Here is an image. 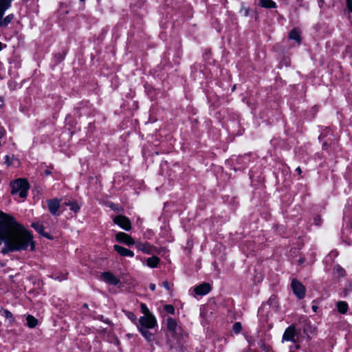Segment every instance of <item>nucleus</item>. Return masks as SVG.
I'll return each instance as SVG.
<instances>
[{
	"mask_svg": "<svg viewBox=\"0 0 352 352\" xmlns=\"http://www.w3.org/2000/svg\"><path fill=\"white\" fill-rule=\"evenodd\" d=\"M276 4L272 0H265V8H275Z\"/></svg>",
	"mask_w": 352,
	"mask_h": 352,
	"instance_id": "nucleus-26",
	"label": "nucleus"
},
{
	"mask_svg": "<svg viewBox=\"0 0 352 352\" xmlns=\"http://www.w3.org/2000/svg\"><path fill=\"white\" fill-rule=\"evenodd\" d=\"M232 329H233L234 333H239L241 331V329H242V326H241V322H235L233 324Z\"/></svg>",
	"mask_w": 352,
	"mask_h": 352,
	"instance_id": "nucleus-25",
	"label": "nucleus"
},
{
	"mask_svg": "<svg viewBox=\"0 0 352 352\" xmlns=\"http://www.w3.org/2000/svg\"><path fill=\"white\" fill-rule=\"evenodd\" d=\"M32 227L34 228L40 234L47 239H50L48 233L44 232V226L39 223H32Z\"/></svg>",
	"mask_w": 352,
	"mask_h": 352,
	"instance_id": "nucleus-15",
	"label": "nucleus"
},
{
	"mask_svg": "<svg viewBox=\"0 0 352 352\" xmlns=\"http://www.w3.org/2000/svg\"><path fill=\"white\" fill-rule=\"evenodd\" d=\"M346 7L350 12H352V0H346Z\"/></svg>",
	"mask_w": 352,
	"mask_h": 352,
	"instance_id": "nucleus-29",
	"label": "nucleus"
},
{
	"mask_svg": "<svg viewBox=\"0 0 352 352\" xmlns=\"http://www.w3.org/2000/svg\"><path fill=\"white\" fill-rule=\"evenodd\" d=\"M116 239L118 241L123 243L128 246L135 245V241L133 239L124 232H120L117 233L116 235Z\"/></svg>",
	"mask_w": 352,
	"mask_h": 352,
	"instance_id": "nucleus-7",
	"label": "nucleus"
},
{
	"mask_svg": "<svg viewBox=\"0 0 352 352\" xmlns=\"http://www.w3.org/2000/svg\"><path fill=\"white\" fill-rule=\"evenodd\" d=\"M127 316H128V318L133 322H135L137 319L136 316L131 312H129Z\"/></svg>",
	"mask_w": 352,
	"mask_h": 352,
	"instance_id": "nucleus-31",
	"label": "nucleus"
},
{
	"mask_svg": "<svg viewBox=\"0 0 352 352\" xmlns=\"http://www.w3.org/2000/svg\"><path fill=\"white\" fill-rule=\"evenodd\" d=\"M245 15H248V10H245Z\"/></svg>",
	"mask_w": 352,
	"mask_h": 352,
	"instance_id": "nucleus-43",
	"label": "nucleus"
},
{
	"mask_svg": "<svg viewBox=\"0 0 352 352\" xmlns=\"http://www.w3.org/2000/svg\"><path fill=\"white\" fill-rule=\"evenodd\" d=\"M296 331L294 326L287 327L283 336V340L285 341H292L296 342Z\"/></svg>",
	"mask_w": 352,
	"mask_h": 352,
	"instance_id": "nucleus-9",
	"label": "nucleus"
},
{
	"mask_svg": "<svg viewBox=\"0 0 352 352\" xmlns=\"http://www.w3.org/2000/svg\"><path fill=\"white\" fill-rule=\"evenodd\" d=\"M138 329L147 341L151 342L153 340V335L148 330V329L142 327H138Z\"/></svg>",
	"mask_w": 352,
	"mask_h": 352,
	"instance_id": "nucleus-17",
	"label": "nucleus"
},
{
	"mask_svg": "<svg viewBox=\"0 0 352 352\" xmlns=\"http://www.w3.org/2000/svg\"><path fill=\"white\" fill-rule=\"evenodd\" d=\"M0 1L6 5V8H9L10 7L12 0H0Z\"/></svg>",
	"mask_w": 352,
	"mask_h": 352,
	"instance_id": "nucleus-30",
	"label": "nucleus"
},
{
	"mask_svg": "<svg viewBox=\"0 0 352 352\" xmlns=\"http://www.w3.org/2000/svg\"><path fill=\"white\" fill-rule=\"evenodd\" d=\"M320 223H321V220H320V217H316L314 218V223L317 226H319V225H320Z\"/></svg>",
	"mask_w": 352,
	"mask_h": 352,
	"instance_id": "nucleus-33",
	"label": "nucleus"
},
{
	"mask_svg": "<svg viewBox=\"0 0 352 352\" xmlns=\"http://www.w3.org/2000/svg\"><path fill=\"white\" fill-rule=\"evenodd\" d=\"M311 308H312V310H313L314 312H317V310H318V306L314 305H312V307H311Z\"/></svg>",
	"mask_w": 352,
	"mask_h": 352,
	"instance_id": "nucleus-36",
	"label": "nucleus"
},
{
	"mask_svg": "<svg viewBox=\"0 0 352 352\" xmlns=\"http://www.w3.org/2000/svg\"><path fill=\"white\" fill-rule=\"evenodd\" d=\"M111 208H113V210H116V209H117V207H115V208H114V207L111 206Z\"/></svg>",
	"mask_w": 352,
	"mask_h": 352,
	"instance_id": "nucleus-46",
	"label": "nucleus"
},
{
	"mask_svg": "<svg viewBox=\"0 0 352 352\" xmlns=\"http://www.w3.org/2000/svg\"><path fill=\"white\" fill-rule=\"evenodd\" d=\"M28 326L30 328L35 327L38 324V320L32 315H28L26 318Z\"/></svg>",
	"mask_w": 352,
	"mask_h": 352,
	"instance_id": "nucleus-21",
	"label": "nucleus"
},
{
	"mask_svg": "<svg viewBox=\"0 0 352 352\" xmlns=\"http://www.w3.org/2000/svg\"><path fill=\"white\" fill-rule=\"evenodd\" d=\"M113 249L122 256L133 257L134 256V253L131 250L118 245H114Z\"/></svg>",
	"mask_w": 352,
	"mask_h": 352,
	"instance_id": "nucleus-13",
	"label": "nucleus"
},
{
	"mask_svg": "<svg viewBox=\"0 0 352 352\" xmlns=\"http://www.w3.org/2000/svg\"><path fill=\"white\" fill-rule=\"evenodd\" d=\"M270 347L265 346V352H270Z\"/></svg>",
	"mask_w": 352,
	"mask_h": 352,
	"instance_id": "nucleus-40",
	"label": "nucleus"
},
{
	"mask_svg": "<svg viewBox=\"0 0 352 352\" xmlns=\"http://www.w3.org/2000/svg\"><path fill=\"white\" fill-rule=\"evenodd\" d=\"M87 306H88L87 304H84V305H83L84 307H87Z\"/></svg>",
	"mask_w": 352,
	"mask_h": 352,
	"instance_id": "nucleus-44",
	"label": "nucleus"
},
{
	"mask_svg": "<svg viewBox=\"0 0 352 352\" xmlns=\"http://www.w3.org/2000/svg\"><path fill=\"white\" fill-rule=\"evenodd\" d=\"M296 170L298 173V174H300L301 173V169L300 167H298Z\"/></svg>",
	"mask_w": 352,
	"mask_h": 352,
	"instance_id": "nucleus-39",
	"label": "nucleus"
},
{
	"mask_svg": "<svg viewBox=\"0 0 352 352\" xmlns=\"http://www.w3.org/2000/svg\"><path fill=\"white\" fill-rule=\"evenodd\" d=\"M210 289V285L205 283L197 286L195 288V292L197 295L204 296L209 293Z\"/></svg>",
	"mask_w": 352,
	"mask_h": 352,
	"instance_id": "nucleus-12",
	"label": "nucleus"
},
{
	"mask_svg": "<svg viewBox=\"0 0 352 352\" xmlns=\"http://www.w3.org/2000/svg\"><path fill=\"white\" fill-rule=\"evenodd\" d=\"M259 5H260L261 7H264V0H260V1H259Z\"/></svg>",
	"mask_w": 352,
	"mask_h": 352,
	"instance_id": "nucleus-37",
	"label": "nucleus"
},
{
	"mask_svg": "<svg viewBox=\"0 0 352 352\" xmlns=\"http://www.w3.org/2000/svg\"><path fill=\"white\" fill-rule=\"evenodd\" d=\"M261 311V309L260 308V309H258V313H260Z\"/></svg>",
	"mask_w": 352,
	"mask_h": 352,
	"instance_id": "nucleus-47",
	"label": "nucleus"
},
{
	"mask_svg": "<svg viewBox=\"0 0 352 352\" xmlns=\"http://www.w3.org/2000/svg\"><path fill=\"white\" fill-rule=\"evenodd\" d=\"M139 322L140 324V327L146 329L154 328L157 323L155 318L150 314L141 316L139 319Z\"/></svg>",
	"mask_w": 352,
	"mask_h": 352,
	"instance_id": "nucleus-3",
	"label": "nucleus"
},
{
	"mask_svg": "<svg viewBox=\"0 0 352 352\" xmlns=\"http://www.w3.org/2000/svg\"><path fill=\"white\" fill-rule=\"evenodd\" d=\"M2 316L10 320V323H12L14 321L12 314L7 309L2 310Z\"/></svg>",
	"mask_w": 352,
	"mask_h": 352,
	"instance_id": "nucleus-23",
	"label": "nucleus"
},
{
	"mask_svg": "<svg viewBox=\"0 0 352 352\" xmlns=\"http://www.w3.org/2000/svg\"><path fill=\"white\" fill-rule=\"evenodd\" d=\"M64 205L69 206V209L74 212H78L80 208V206L74 200H69L68 201H65Z\"/></svg>",
	"mask_w": 352,
	"mask_h": 352,
	"instance_id": "nucleus-16",
	"label": "nucleus"
},
{
	"mask_svg": "<svg viewBox=\"0 0 352 352\" xmlns=\"http://www.w3.org/2000/svg\"><path fill=\"white\" fill-rule=\"evenodd\" d=\"M29 187V184L25 179H16L11 183V193L12 195L19 193L20 197L25 198L27 197V192Z\"/></svg>",
	"mask_w": 352,
	"mask_h": 352,
	"instance_id": "nucleus-2",
	"label": "nucleus"
},
{
	"mask_svg": "<svg viewBox=\"0 0 352 352\" xmlns=\"http://www.w3.org/2000/svg\"><path fill=\"white\" fill-rule=\"evenodd\" d=\"M291 286L294 294L298 299H302L305 297L306 289L305 286L300 281L296 279H293Z\"/></svg>",
	"mask_w": 352,
	"mask_h": 352,
	"instance_id": "nucleus-4",
	"label": "nucleus"
},
{
	"mask_svg": "<svg viewBox=\"0 0 352 352\" xmlns=\"http://www.w3.org/2000/svg\"><path fill=\"white\" fill-rule=\"evenodd\" d=\"M48 210L52 215L58 216V209L60 208V201L58 199H52L47 200Z\"/></svg>",
	"mask_w": 352,
	"mask_h": 352,
	"instance_id": "nucleus-6",
	"label": "nucleus"
},
{
	"mask_svg": "<svg viewBox=\"0 0 352 352\" xmlns=\"http://www.w3.org/2000/svg\"><path fill=\"white\" fill-rule=\"evenodd\" d=\"M113 222L122 229L129 231L131 229V223L129 218L123 215H117L113 218Z\"/></svg>",
	"mask_w": 352,
	"mask_h": 352,
	"instance_id": "nucleus-5",
	"label": "nucleus"
},
{
	"mask_svg": "<svg viewBox=\"0 0 352 352\" xmlns=\"http://www.w3.org/2000/svg\"><path fill=\"white\" fill-rule=\"evenodd\" d=\"M101 276L104 281L112 285H117L120 283V280L111 272H103Z\"/></svg>",
	"mask_w": 352,
	"mask_h": 352,
	"instance_id": "nucleus-10",
	"label": "nucleus"
},
{
	"mask_svg": "<svg viewBox=\"0 0 352 352\" xmlns=\"http://www.w3.org/2000/svg\"><path fill=\"white\" fill-rule=\"evenodd\" d=\"M178 331L179 333L177 334V336L173 338L176 339L177 343L179 345H181L183 342H185V338L187 336V335L185 332H184V331L181 328H179Z\"/></svg>",
	"mask_w": 352,
	"mask_h": 352,
	"instance_id": "nucleus-20",
	"label": "nucleus"
},
{
	"mask_svg": "<svg viewBox=\"0 0 352 352\" xmlns=\"http://www.w3.org/2000/svg\"><path fill=\"white\" fill-rule=\"evenodd\" d=\"M336 273L340 276H344V274H345V271L343 268H342L340 266H337L336 268Z\"/></svg>",
	"mask_w": 352,
	"mask_h": 352,
	"instance_id": "nucleus-28",
	"label": "nucleus"
},
{
	"mask_svg": "<svg viewBox=\"0 0 352 352\" xmlns=\"http://www.w3.org/2000/svg\"><path fill=\"white\" fill-rule=\"evenodd\" d=\"M267 303L271 307H273L274 308L277 307V300H276V297L275 296H271L268 301H267Z\"/></svg>",
	"mask_w": 352,
	"mask_h": 352,
	"instance_id": "nucleus-24",
	"label": "nucleus"
},
{
	"mask_svg": "<svg viewBox=\"0 0 352 352\" xmlns=\"http://www.w3.org/2000/svg\"><path fill=\"white\" fill-rule=\"evenodd\" d=\"M33 234L12 217L0 211V245L4 244L1 252L7 254L35 250Z\"/></svg>",
	"mask_w": 352,
	"mask_h": 352,
	"instance_id": "nucleus-1",
	"label": "nucleus"
},
{
	"mask_svg": "<svg viewBox=\"0 0 352 352\" xmlns=\"http://www.w3.org/2000/svg\"><path fill=\"white\" fill-rule=\"evenodd\" d=\"M160 258L153 256L152 257L148 258L146 260V264L148 267L153 268L157 266L158 263H160Z\"/></svg>",
	"mask_w": 352,
	"mask_h": 352,
	"instance_id": "nucleus-18",
	"label": "nucleus"
},
{
	"mask_svg": "<svg viewBox=\"0 0 352 352\" xmlns=\"http://www.w3.org/2000/svg\"><path fill=\"white\" fill-rule=\"evenodd\" d=\"M6 163L8 164V166L11 164V163L9 162V157L8 155H6Z\"/></svg>",
	"mask_w": 352,
	"mask_h": 352,
	"instance_id": "nucleus-35",
	"label": "nucleus"
},
{
	"mask_svg": "<svg viewBox=\"0 0 352 352\" xmlns=\"http://www.w3.org/2000/svg\"><path fill=\"white\" fill-rule=\"evenodd\" d=\"M166 327L170 332L173 337H177L179 332V327H177V322L172 318H168L166 320Z\"/></svg>",
	"mask_w": 352,
	"mask_h": 352,
	"instance_id": "nucleus-8",
	"label": "nucleus"
},
{
	"mask_svg": "<svg viewBox=\"0 0 352 352\" xmlns=\"http://www.w3.org/2000/svg\"><path fill=\"white\" fill-rule=\"evenodd\" d=\"M289 38L295 41L298 45L301 43L300 33L296 28L293 29L289 33Z\"/></svg>",
	"mask_w": 352,
	"mask_h": 352,
	"instance_id": "nucleus-14",
	"label": "nucleus"
},
{
	"mask_svg": "<svg viewBox=\"0 0 352 352\" xmlns=\"http://www.w3.org/2000/svg\"><path fill=\"white\" fill-rule=\"evenodd\" d=\"M111 208H113V210H116V209H117V207H115V208H114V207L111 206Z\"/></svg>",
	"mask_w": 352,
	"mask_h": 352,
	"instance_id": "nucleus-45",
	"label": "nucleus"
},
{
	"mask_svg": "<svg viewBox=\"0 0 352 352\" xmlns=\"http://www.w3.org/2000/svg\"><path fill=\"white\" fill-rule=\"evenodd\" d=\"M135 245L139 250L143 252L144 253L148 254L153 253L154 247L148 243L137 242L135 243Z\"/></svg>",
	"mask_w": 352,
	"mask_h": 352,
	"instance_id": "nucleus-11",
	"label": "nucleus"
},
{
	"mask_svg": "<svg viewBox=\"0 0 352 352\" xmlns=\"http://www.w3.org/2000/svg\"><path fill=\"white\" fill-rule=\"evenodd\" d=\"M3 106V100L0 98V109Z\"/></svg>",
	"mask_w": 352,
	"mask_h": 352,
	"instance_id": "nucleus-38",
	"label": "nucleus"
},
{
	"mask_svg": "<svg viewBox=\"0 0 352 352\" xmlns=\"http://www.w3.org/2000/svg\"><path fill=\"white\" fill-rule=\"evenodd\" d=\"M85 1V0H80V1H81V2H83V1Z\"/></svg>",
	"mask_w": 352,
	"mask_h": 352,
	"instance_id": "nucleus-48",
	"label": "nucleus"
},
{
	"mask_svg": "<svg viewBox=\"0 0 352 352\" xmlns=\"http://www.w3.org/2000/svg\"><path fill=\"white\" fill-rule=\"evenodd\" d=\"M3 44L0 42V51L2 50Z\"/></svg>",
	"mask_w": 352,
	"mask_h": 352,
	"instance_id": "nucleus-42",
	"label": "nucleus"
},
{
	"mask_svg": "<svg viewBox=\"0 0 352 352\" xmlns=\"http://www.w3.org/2000/svg\"><path fill=\"white\" fill-rule=\"evenodd\" d=\"M164 310L170 314H175V308L173 305H166L164 306Z\"/></svg>",
	"mask_w": 352,
	"mask_h": 352,
	"instance_id": "nucleus-27",
	"label": "nucleus"
},
{
	"mask_svg": "<svg viewBox=\"0 0 352 352\" xmlns=\"http://www.w3.org/2000/svg\"><path fill=\"white\" fill-rule=\"evenodd\" d=\"M45 175H48L51 173V172L48 170H45Z\"/></svg>",
	"mask_w": 352,
	"mask_h": 352,
	"instance_id": "nucleus-41",
	"label": "nucleus"
},
{
	"mask_svg": "<svg viewBox=\"0 0 352 352\" xmlns=\"http://www.w3.org/2000/svg\"><path fill=\"white\" fill-rule=\"evenodd\" d=\"M337 308L340 314H344L348 309V304L344 301H339L337 303Z\"/></svg>",
	"mask_w": 352,
	"mask_h": 352,
	"instance_id": "nucleus-19",
	"label": "nucleus"
},
{
	"mask_svg": "<svg viewBox=\"0 0 352 352\" xmlns=\"http://www.w3.org/2000/svg\"><path fill=\"white\" fill-rule=\"evenodd\" d=\"M162 285L163 287L167 289V290H169L170 289V286H169V283L167 281V280H165L162 283Z\"/></svg>",
	"mask_w": 352,
	"mask_h": 352,
	"instance_id": "nucleus-32",
	"label": "nucleus"
},
{
	"mask_svg": "<svg viewBox=\"0 0 352 352\" xmlns=\"http://www.w3.org/2000/svg\"><path fill=\"white\" fill-rule=\"evenodd\" d=\"M13 19H14V15L12 14H8L4 19H2V21L1 22V27H3V28L7 27L8 25V24L12 22Z\"/></svg>",
	"mask_w": 352,
	"mask_h": 352,
	"instance_id": "nucleus-22",
	"label": "nucleus"
},
{
	"mask_svg": "<svg viewBox=\"0 0 352 352\" xmlns=\"http://www.w3.org/2000/svg\"><path fill=\"white\" fill-rule=\"evenodd\" d=\"M149 288L151 290L154 291L155 289V285L154 283H150Z\"/></svg>",
	"mask_w": 352,
	"mask_h": 352,
	"instance_id": "nucleus-34",
	"label": "nucleus"
}]
</instances>
